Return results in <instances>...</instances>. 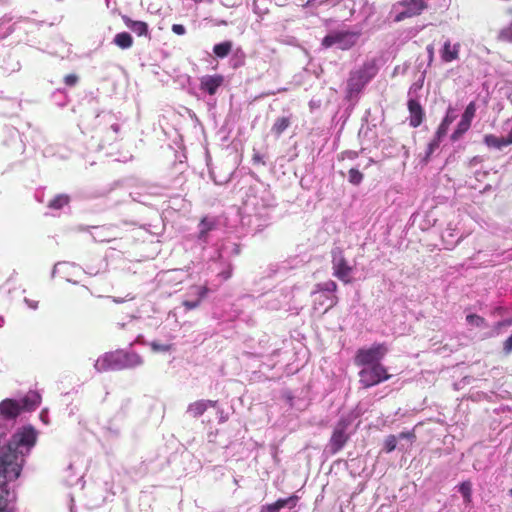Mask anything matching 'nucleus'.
Returning <instances> with one entry per match:
<instances>
[{
	"mask_svg": "<svg viewBox=\"0 0 512 512\" xmlns=\"http://www.w3.org/2000/svg\"><path fill=\"white\" fill-rule=\"evenodd\" d=\"M36 443V431L33 427H24L17 431L7 445L0 449V500L3 501L5 510L8 508L5 496L9 494L7 483L19 478L25 456Z\"/></svg>",
	"mask_w": 512,
	"mask_h": 512,
	"instance_id": "obj_1",
	"label": "nucleus"
},
{
	"mask_svg": "<svg viewBox=\"0 0 512 512\" xmlns=\"http://www.w3.org/2000/svg\"><path fill=\"white\" fill-rule=\"evenodd\" d=\"M379 67L376 59L365 61L358 69L349 74L347 93L351 97L360 93L364 87L378 74Z\"/></svg>",
	"mask_w": 512,
	"mask_h": 512,
	"instance_id": "obj_2",
	"label": "nucleus"
},
{
	"mask_svg": "<svg viewBox=\"0 0 512 512\" xmlns=\"http://www.w3.org/2000/svg\"><path fill=\"white\" fill-rule=\"evenodd\" d=\"M387 352L385 343H375L369 348H360L355 354L354 364L358 367L381 364Z\"/></svg>",
	"mask_w": 512,
	"mask_h": 512,
	"instance_id": "obj_3",
	"label": "nucleus"
},
{
	"mask_svg": "<svg viewBox=\"0 0 512 512\" xmlns=\"http://www.w3.org/2000/svg\"><path fill=\"white\" fill-rule=\"evenodd\" d=\"M101 362L103 365L106 364L105 368L115 370L139 366L143 363V360L137 353L116 351L105 355Z\"/></svg>",
	"mask_w": 512,
	"mask_h": 512,
	"instance_id": "obj_4",
	"label": "nucleus"
},
{
	"mask_svg": "<svg viewBox=\"0 0 512 512\" xmlns=\"http://www.w3.org/2000/svg\"><path fill=\"white\" fill-rule=\"evenodd\" d=\"M359 383L364 389L376 386L391 378L383 364L363 366L359 371Z\"/></svg>",
	"mask_w": 512,
	"mask_h": 512,
	"instance_id": "obj_5",
	"label": "nucleus"
},
{
	"mask_svg": "<svg viewBox=\"0 0 512 512\" xmlns=\"http://www.w3.org/2000/svg\"><path fill=\"white\" fill-rule=\"evenodd\" d=\"M359 35L358 32L352 31H332L323 38L322 46L330 48L337 45L341 50H348L356 44Z\"/></svg>",
	"mask_w": 512,
	"mask_h": 512,
	"instance_id": "obj_6",
	"label": "nucleus"
},
{
	"mask_svg": "<svg viewBox=\"0 0 512 512\" xmlns=\"http://www.w3.org/2000/svg\"><path fill=\"white\" fill-rule=\"evenodd\" d=\"M332 265L333 275L339 280L348 284L351 282L350 274L353 270L352 266L348 264L344 252L341 248H336L332 251Z\"/></svg>",
	"mask_w": 512,
	"mask_h": 512,
	"instance_id": "obj_7",
	"label": "nucleus"
},
{
	"mask_svg": "<svg viewBox=\"0 0 512 512\" xmlns=\"http://www.w3.org/2000/svg\"><path fill=\"white\" fill-rule=\"evenodd\" d=\"M349 425L350 422L346 418H341L337 422L329 441V447L332 454L338 453L348 442L350 438L347 433Z\"/></svg>",
	"mask_w": 512,
	"mask_h": 512,
	"instance_id": "obj_8",
	"label": "nucleus"
},
{
	"mask_svg": "<svg viewBox=\"0 0 512 512\" xmlns=\"http://www.w3.org/2000/svg\"><path fill=\"white\" fill-rule=\"evenodd\" d=\"M397 5L405 9L395 15V22H401L406 18L418 16L428 7L426 0H401Z\"/></svg>",
	"mask_w": 512,
	"mask_h": 512,
	"instance_id": "obj_9",
	"label": "nucleus"
},
{
	"mask_svg": "<svg viewBox=\"0 0 512 512\" xmlns=\"http://www.w3.org/2000/svg\"><path fill=\"white\" fill-rule=\"evenodd\" d=\"M476 114V104L475 102H470L465 108L464 113L462 114L461 120L457 124L456 129L451 134V140L457 141L459 140L470 128L473 118Z\"/></svg>",
	"mask_w": 512,
	"mask_h": 512,
	"instance_id": "obj_10",
	"label": "nucleus"
},
{
	"mask_svg": "<svg viewBox=\"0 0 512 512\" xmlns=\"http://www.w3.org/2000/svg\"><path fill=\"white\" fill-rule=\"evenodd\" d=\"M409 111V126L412 128L419 127L425 120V111L418 100L409 99L407 103Z\"/></svg>",
	"mask_w": 512,
	"mask_h": 512,
	"instance_id": "obj_11",
	"label": "nucleus"
},
{
	"mask_svg": "<svg viewBox=\"0 0 512 512\" xmlns=\"http://www.w3.org/2000/svg\"><path fill=\"white\" fill-rule=\"evenodd\" d=\"M223 82L224 77L220 74L206 75L200 79V89L209 95H214Z\"/></svg>",
	"mask_w": 512,
	"mask_h": 512,
	"instance_id": "obj_12",
	"label": "nucleus"
},
{
	"mask_svg": "<svg viewBox=\"0 0 512 512\" xmlns=\"http://www.w3.org/2000/svg\"><path fill=\"white\" fill-rule=\"evenodd\" d=\"M21 404L13 399H5L0 403V413L6 418H15L21 413Z\"/></svg>",
	"mask_w": 512,
	"mask_h": 512,
	"instance_id": "obj_13",
	"label": "nucleus"
},
{
	"mask_svg": "<svg viewBox=\"0 0 512 512\" xmlns=\"http://www.w3.org/2000/svg\"><path fill=\"white\" fill-rule=\"evenodd\" d=\"M217 401L213 400H197L191 403L187 408V413H189L193 418H198L203 415L209 407H215Z\"/></svg>",
	"mask_w": 512,
	"mask_h": 512,
	"instance_id": "obj_14",
	"label": "nucleus"
},
{
	"mask_svg": "<svg viewBox=\"0 0 512 512\" xmlns=\"http://www.w3.org/2000/svg\"><path fill=\"white\" fill-rule=\"evenodd\" d=\"M459 52H460V44L456 43V44L452 45L451 42L449 40H447L444 43L443 48L441 50V59H442V61H444L446 63L452 62V61L458 59Z\"/></svg>",
	"mask_w": 512,
	"mask_h": 512,
	"instance_id": "obj_15",
	"label": "nucleus"
},
{
	"mask_svg": "<svg viewBox=\"0 0 512 512\" xmlns=\"http://www.w3.org/2000/svg\"><path fill=\"white\" fill-rule=\"evenodd\" d=\"M19 402L22 411H34L40 405L41 397L37 392L29 391Z\"/></svg>",
	"mask_w": 512,
	"mask_h": 512,
	"instance_id": "obj_16",
	"label": "nucleus"
},
{
	"mask_svg": "<svg viewBox=\"0 0 512 512\" xmlns=\"http://www.w3.org/2000/svg\"><path fill=\"white\" fill-rule=\"evenodd\" d=\"M122 20L137 36H149L148 24L146 22L132 20L128 16H123Z\"/></svg>",
	"mask_w": 512,
	"mask_h": 512,
	"instance_id": "obj_17",
	"label": "nucleus"
},
{
	"mask_svg": "<svg viewBox=\"0 0 512 512\" xmlns=\"http://www.w3.org/2000/svg\"><path fill=\"white\" fill-rule=\"evenodd\" d=\"M198 239L206 241L208 233L215 229L216 221L207 216L203 217L199 222Z\"/></svg>",
	"mask_w": 512,
	"mask_h": 512,
	"instance_id": "obj_18",
	"label": "nucleus"
},
{
	"mask_svg": "<svg viewBox=\"0 0 512 512\" xmlns=\"http://www.w3.org/2000/svg\"><path fill=\"white\" fill-rule=\"evenodd\" d=\"M196 294L198 295V299L195 300V301H189V300H185L182 302V305L187 309V310H192V309H195L197 308L201 301L207 296L208 292H209V288L204 285V286H198L196 287Z\"/></svg>",
	"mask_w": 512,
	"mask_h": 512,
	"instance_id": "obj_19",
	"label": "nucleus"
},
{
	"mask_svg": "<svg viewBox=\"0 0 512 512\" xmlns=\"http://www.w3.org/2000/svg\"><path fill=\"white\" fill-rule=\"evenodd\" d=\"M113 42L121 49H129L133 46V38L128 32H120L116 34Z\"/></svg>",
	"mask_w": 512,
	"mask_h": 512,
	"instance_id": "obj_20",
	"label": "nucleus"
},
{
	"mask_svg": "<svg viewBox=\"0 0 512 512\" xmlns=\"http://www.w3.org/2000/svg\"><path fill=\"white\" fill-rule=\"evenodd\" d=\"M289 126L290 119L288 117H279L274 122L271 131L276 137H279Z\"/></svg>",
	"mask_w": 512,
	"mask_h": 512,
	"instance_id": "obj_21",
	"label": "nucleus"
},
{
	"mask_svg": "<svg viewBox=\"0 0 512 512\" xmlns=\"http://www.w3.org/2000/svg\"><path fill=\"white\" fill-rule=\"evenodd\" d=\"M233 44L231 41H224L213 47V53L219 58L227 57L232 51Z\"/></svg>",
	"mask_w": 512,
	"mask_h": 512,
	"instance_id": "obj_22",
	"label": "nucleus"
},
{
	"mask_svg": "<svg viewBox=\"0 0 512 512\" xmlns=\"http://www.w3.org/2000/svg\"><path fill=\"white\" fill-rule=\"evenodd\" d=\"M484 142L489 147L501 149L502 147L508 146L505 137H497L493 134L485 135Z\"/></svg>",
	"mask_w": 512,
	"mask_h": 512,
	"instance_id": "obj_23",
	"label": "nucleus"
},
{
	"mask_svg": "<svg viewBox=\"0 0 512 512\" xmlns=\"http://www.w3.org/2000/svg\"><path fill=\"white\" fill-rule=\"evenodd\" d=\"M453 121L454 117L450 116L449 113H447V115L444 117V119L442 120V122L440 123L436 130L435 134L438 136V138L443 139V137H445Z\"/></svg>",
	"mask_w": 512,
	"mask_h": 512,
	"instance_id": "obj_24",
	"label": "nucleus"
},
{
	"mask_svg": "<svg viewBox=\"0 0 512 512\" xmlns=\"http://www.w3.org/2000/svg\"><path fill=\"white\" fill-rule=\"evenodd\" d=\"M70 201V198L68 195L65 194H59L55 196L50 202L49 207L52 209H61L64 206H66Z\"/></svg>",
	"mask_w": 512,
	"mask_h": 512,
	"instance_id": "obj_25",
	"label": "nucleus"
},
{
	"mask_svg": "<svg viewBox=\"0 0 512 512\" xmlns=\"http://www.w3.org/2000/svg\"><path fill=\"white\" fill-rule=\"evenodd\" d=\"M459 491L463 496L464 502L469 504L472 501V486L469 481H464L459 486Z\"/></svg>",
	"mask_w": 512,
	"mask_h": 512,
	"instance_id": "obj_26",
	"label": "nucleus"
},
{
	"mask_svg": "<svg viewBox=\"0 0 512 512\" xmlns=\"http://www.w3.org/2000/svg\"><path fill=\"white\" fill-rule=\"evenodd\" d=\"M299 497L297 495H292L286 499H278L276 501L277 506L280 510L284 507H289L290 509L294 508L297 505Z\"/></svg>",
	"mask_w": 512,
	"mask_h": 512,
	"instance_id": "obj_27",
	"label": "nucleus"
},
{
	"mask_svg": "<svg viewBox=\"0 0 512 512\" xmlns=\"http://www.w3.org/2000/svg\"><path fill=\"white\" fill-rule=\"evenodd\" d=\"M441 141H442V138H438V136L435 134L434 138L427 145L426 155L424 158V160L426 162L429 160V158L433 154V152L439 147Z\"/></svg>",
	"mask_w": 512,
	"mask_h": 512,
	"instance_id": "obj_28",
	"label": "nucleus"
},
{
	"mask_svg": "<svg viewBox=\"0 0 512 512\" xmlns=\"http://www.w3.org/2000/svg\"><path fill=\"white\" fill-rule=\"evenodd\" d=\"M466 321L469 325H472L475 327H483L486 325L485 318L480 315H477V314H468L466 316Z\"/></svg>",
	"mask_w": 512,
	"mask_h": 512,
	"instance_id": "obj_29",
	"label": "nucleus"
},
{
	"mask_svg": "<svg viewBox=\"0 0 512 512\" xmlns=\"http://www.w3.org/2000/svg\"><path fill=\"white\" fill-rule=\"evenodd\" d=\"M349 182L353 185H359L363 180V174L356 168H351L348 172Z\"/></svg>",
	"mask_w": 512,
	"mask_h": 512,
	"instance_id": "obj_30",
	"label": "nucleus"
},
{
	"mask_svg": "<svg viewBox=\"0 0 512 512\" xmlns=\"http://www.w3.org/2000/svg\"><path fill=\"white\" fill-rule=\"evenodd\" d=\"M338 286L337 283L333 280H329L327 282L318 284L316 286V292L326 291V292H335Z\"/></svg>",
	"mask_w": 512,
	"mask_h": 512,
	"instance_id": "obj_31",
	"label": "nucleus"
},
{
	"mask_svg": "<svg viewBox=\"0 0 512 512\" xmlns=\"http://www.w3.org/2000/svg\"><path fill=\"white\" fill-rule=\"evenodd\" d=\"M498 39L503 42L512 43V22L499 32Z\"/></svg>",
	"mask_w": 512,
	"mask_h": 512,
	"instance_id": "obj_32",
	"label": "nucleus"
},
{
	"mask_svg": "<svg viewBox=\"0 0 512 512\" xmlns=\"http://www.w3.org/2000/svg\"><path fill=\"white\" fill-rule=\"evenodd\" d=\"M396 445H397V438H396V436H395V435H389V436L385 439L384 446H385V451H386L387 453H390V452H392L393 450H395Z\"/></svg>",
	"mask_w": 512,
	"mask_h": 512,
	"instance_id": "obj_33",
	"label": "nucleus"
},
{
	"mask_svg": "<svg viewBox=\"0 0 512 512\" xmlns=\"http://www.w3.org/2000/svg\"><path fill=\"white\" fill-rule=\"evenodd\" d=\"M77 82L78 76L75 74H68L64 77V83L69 87L76 85Z\"/></svg>",
	"mask_w": 512,
	"mask_h": 512,
	"instance_id": "obj_34",
	"label": "nucleus"
},
{
	"mask_svg": "<svg viewBox=\"0 0 512 512\" xmlns=\"http://www.w3.org/2000/svg\"><path fill=\"white\" fill-rule=\"evenodd\" d=\"M503 352L509 355L512 352V334L503 343Z\"/></svg>",
	"mask_w": 512,
	"mask_h": 512,
	"instance_id": "obj_35",
	"label": "nucleus"
},
{
	"mask_svg": "<svg viewBox=\"0 0 512 512\" xmlns=\"http://www.w3.org/2000/svg\"><path fill=\"white\" fill-rule=\"evenodd\" d=\"M232 273H233V268L231 265H229L226 270L219 273V276L224 280H228L229 278H231Z\"/></svg>",
	"mask_w": 512,
	"mask_h": 512,
	"instance_id": "obj_36",
	"label": "nucleus"
},
{
	"mask_svg": "<svg viewBox=\"0 0 512 512\" xmlns=\"http://www.w3.org/2000/svg\"><path fill=\"white\" fill-rule=\"evenodd\" d=\"M172 31L177 35H183L185 34L186 29L182 24H173Z\"/></svg>",
	"mask_w": 512,
	"mask_h": 512,
	"instance_id": "obj_37",
	"label": "nucleus"
},
{
	"mask_svg": "<svg viewBox=\"0 0 512 512\" xmlns=\"http://www.w3.org/2000/svg\"><path fill=\"white\" fill-rule=\"evenodd\" d=\"M262 510L267 512H279L280 508L277 506L276 502H274L271 504H267L262 508Z\"/></svg>",
	"mask_w": 512,
	"mask_h": 512,
	"instance_id": "obj_38",
	"label": "nucleus"
},
{
	"mask_svg": "<svg viewBox=\"0 0 512 512\" xmlns=\"http://www.w3.org/2000/svg\"><path fill=\"white\" fill-rule=\"evenodd\" d=\"M426 50H427V53H428V58H429V64L434 60V47L433 45H428L426 47Z\"/></svg>",
	"mask_w": 512,
	"mask_h": 512,
	"instance_id": "obj_39",
	"label": "nucleus"
},
{
	"mask_svg": "<svg viewBox=\"0 0 512 512\" xmlns=\"http://www.w3.org/2000/svg\"><path fill=\"white\" fill-rule=\"evenodd\" d=\"M337 303H338V297L336 295H333L332 297H330V303H329L328 307L325 309V311H328L332 307L336 306Z\"/></svg>",
	"mask_w": 512,
	"mask_h": 512,
	"instance_id": "obj_40",
	"label": "nucleus"
},
{
	"mask_svg": "<svg viewBox=\"0 0 512 512\" xmlns=\"http://www.w3.org/2000/svg\"><path fill=\"white\" fill-rule=\"evenodd\" d=\"M151 347H152V349H153V350H155V351H166V350H168V347H167V346H162V345H159V344H157V343H155V342H153V343L151 344Z\"/></svg>",
	"mask_w": 512,
	"mask_h": 512,
	"instance_id": "obj_41",
	"label": "nucleus"
},
{
	"mask_svg": "<svg viewBox=\"0 0 512 512\" xmlns=\"http://www.w3.org/2000/svg\"><path fill=\"white\" fill-rule=\"evenodd\" d=\"M499 327L500 326H512V317L511 318H508V319H505L503 321H500L498 322L497 324Z\"/></svg>",
	"mask_w": 512,
	"mask_h": 512,
	"instance_id": "obj_42",
	"label": "nucleus"
},
{
	"mask_svg": "<svg viewBox=\"0 0 512 512\" xmlns=\"http://www.w3.org/2000/svg\"><path fill=\"white\" fill-rule=\"evenodd\" d=\"M400 438L413 439V438H415V434H414V432H402V433H400Z\"/></svg>",
	"mask_w": 512,
	"mask_h": 512,
	"instance_id": "obj_43",
	"label": "nucleus"
},
{
	"mask_svg": "<svg viewBox=\"0 0 512 512\" xmlns=\"http://www.w3.org/2000/svg\"><path fill=\"white\" fill-rule=\"evenodd\" d=\"M505 139H506V143H507L508 145H511V144H512V129L510 130V132H509L508 136H507V137H505Z\"/></svg>",
	"mask_w": 512,
	"mask_h": 512,
	"instance_id": "obj_44",
	"label": "nucleus"
},
{
	"mask_svg": "<svg viewBox=\"0 0 512 512\" xmlns=\"http://www.w3.org/2000/svg\"><path fill=\"white\" fill-rule=\"evenodd\" d=\"M0 512H8L5 510L3 501L0 500Z\"/></svg>",
	"mask_w": 512,
	"mask_h": 512,
	"instance_id": "obj_45",
	"label": "nucleus"
},
{
	"mask_svg": "<svg viewBox=\"0 0 512 512\" xmlns=\"http://www.w3.org/2000/svg\"><path fill=\"white\" fill-rule=\"evenodd\" d=\"M348 154H349L350 158H354L357 156V154L355 152H349Z\"/></svg>",
	"mask_w": 512,
	"mask_h": 512,
	"instance_id": "obj_46",
	"label": "nucleus"
},
{
	"mask_svg": "<svg viewBox=\"0 0 512 512\" xmlns=\"http://www.w3.org/2000/svg\"><path fill=\"white\" fill-rule=\"evenodd\" d=\"M510 495L512 496V489L510 490Z\"/></svg>",
	"mask_w": 512,
	"mask_h": 512,
	"instance_id": "obj_47",
	"label": "nucleus"
}]
</instances>
